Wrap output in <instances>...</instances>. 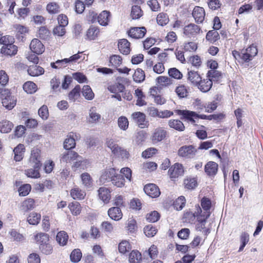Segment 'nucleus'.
I'll return each instance as SVG.
<instances>
[{
  "instance_id": "obj_1",
  "label": "nucleus",
  "mask_w": 263,
  "mask_h": 263,
  "mask_svg": "<svg viewBox=\"0 0 263 263\" xmlns=\"http://www.w3.org/2000/svg\"><path fill=\"white\" fill-rule=\"evenodd\" d=\"M257 52L256 47L252 45L246 49H242L240 52L234 50L232 52V54L236 60L240 59L243 62H249L257 55Z\"/></svg>"
},
{
  "instance_id": "obj_2",
  "label": "nucleus",
  "mask_w": 263,
  "mask_h": 263,
  "mask_svg": "<svg viewBox=\"0 0 263 263\" xmlns=\"http://www.w3.org/2000/svg\"><path fill=\"white\" fill-rule=\"evenodd\" d=\"M201 205L202 210L198 204L195 205L194 214L201 215L205 218H209L211 215V200L208 198L203 197L201 200Z\"/></svg>"
},
{
  "instance_id": "obj_3",
  "label": "nucleus",
  "mask_w": 263,
  "mask_h": 263,
  "mask_svg": "<svg viewBox=\"0 0 263 263\" xmlns=\"http://www.w3.org/2000/svg\"><path fill=\"white\" fill-rule=\"evenodd\" d=\"M177 114L183 116V119L187 120L191 124L196 125L199 118L206 119L207 116L205 115H198L196 112L187 110H177Z\"/></svg>"
},
{
  "instance_id": "obj_4",
  "label": "nucleus",
  "mask_w": 263,
  "mask_h": 263,
  "mask_svg": "<svg viewBox=\"0 0 263 263\" xmlns=\"http://www.w3.org/2000/svg\"><path fill=\"white\" fill-rule=\"evenodd\" d=\"M197 153L196 148L193 145H185L181 147L178 152L180 157L185 158H193Z\"/></svg>"
},
{
  "instance_id": "obj_5",
  "label": "nucleus",
  "mask_w": 263,
  "mask_h": 263,
  "mask_svg": "<svg viewBox=\"0 0 263 263\" xmlns=\"http://www.w3.org/2000/svg\"><path fill=\"white\" fill-rule=\"evenodd\" d=\"M29 161L33 167L41 168L42 163L41 162V151L40 149L33 148L31 151Z\"/></svg>"
},
{
  "instance_id": "obj_6",
  "label": "nucleus",
  "mask_w": 263,
  "mask_h": 263,
  "mask_svg": "<svg viewBox=\"0 0 263 263\" xmlns=\"http://www.w3.org/2000/svg\"><path fill=\"white\" fill-rule=\"evenodd\" d=\"M3 106L7 109L11 110L16 104V98L10 92L2 99Z\"/></svg>"
},
{
  "instance_id": "obj_7",
  "label": "nucleus",
  "mask_w": 263,
  "mask_h": 263,
  "mask_svg": "<svg viewBox=\"0 0 263 263\" xmlns=\"http://www.w3.org/2000/svg\"><path fill=\"white\" fill-rule=\"evenodd\" d=\"M167 132L162 127H158L154 130L151 139L153 143L161 141L166 137Z\"/></svg>"
},
{
  "instance_id": "obj_8",
  "label": "nucleus",
  "mask_w": 263,
  "mask_h": 263,
  "mask_svg": "<svg viewBox=\"0 0 263 263\" xmlns=\"http://www.w3.org/2000/svg\"><path fill=\"white\" fill-rule=\"evenodd\" d=\"M184 172L183 167L182 164L176 163L168 170V174L170 178H176L183 175Z\"/></svg>"
},
{
  "instance_id": "obj_9",
  "label": "nucleus",
  "mask_w": 263,
  "mask_h": 263,
  "mask_svg": "<svg viewBox=\"0 0 263 263\" xmlns=\"http://www.w3.org/2000/svg\"><path fill=\"white\" fill-rule=\"evenodd\" d=\"M144 191L145 193L152 198H156L160 195V191L159 187L155 184H148L144 186Z\"/></svg>"
},
{
  "instance_id": "obj_10",
  "label": "nucleus",
  "mask_w": 263,
  "mask_h": 263,
  "mask_svg": "<svg viewBox=\"0 0 263 263\" xmlns=\"http://www.w3.org/2000/svg\"><path fill=\"white\" fill-rule=\"evenodd\" d=\"M132 119L141 128H144L146 125L145 115L141 112L137 111L133 113Z\"/></svg>"
},
{
  "instance_id": "obj_11",
  "label": "nucleus",
  "mask_w": 263,
  "mask_h": 263,
  "mask_svg": "<svg viewBox=\"0 0 263 263\" xmlns=\"http://www.w3.org/2000/svg\"><path fill=\"white\" fill-rule=\"evenodd\" d=\"M146 32V28L144 27H142L132 28L127 33L130 37L138 39L142 38L145 35Z\"/></svg>"
},
{
  "instance_id": "obj_12",
  "label": "nucleus",
  "mask_w": 263,
  "mask_h": 263,
  "mask_svg": "<svg viewBox=\"0 0 263 263\" xmlns=\"http://www.w3.org/2000/svg\"><path fill=\"white\" fill-rule=\"evenodd\" d=\"M200 30V27L194 24H190L184 28V34L189 37H195Z\"/></svg>"
},
{
  "instance_id": "obj_13",
  "label": "nucleus",
  "mask_w": 263,
  "mask_h": 263,
  "mask_svg": "<svg viewBox=\"0 0 263 263\" xmlns=\"http://www.w3.org/2000/svg\"><path fill=\"white\" fill-rule=\"evenodd\" d=\"M194 215L196 216L198 221L196 226V230L199 231H203L205 235H207L210 233V231L209 229L206 228L205 225L208 218H205L201 215L194 214Z\"/></svg>"
},
{
  "instance_id": "obj_14",
  "label": "nucleus",
  "mask_w": 263,
  "mask_h": 263,
  "mask_svg": "<svg viewBox=\"0 0 263 263\" xmlns=\"http://www.w3.org/2000/svg\"><path fill=\"white\" fill-rule=\"evenodd\" d=\"M116 170L114 168H110L103 171L100 178V181L102 184L111 181L114 176L116 175Z\"/></svg>"
},
{
  "instance_id": "obj_15",
  "label": "nucleus",
  "mask_w": 263,
  "mask_h": 263,
  "mask_svg": "<svg viewBox=\"0 0 263 263\" xmlns=\"http://www.w3.org/2000/svg\"><path fill=\"white\" fill-rule=\"evenodd\" d=\"M31 50L37 54H42L45 50L42 43L37 39H33L30 44Z\"/></svg>"
},
{
  "instance_id": "obj_16",
  "label": "nucleus",
  "mask_w": 263,
  "mask_h": 263,
  "mask_svg": "<svg viewBox=\"0 0 263 263\" xmlns=\"http://www.w3.org/2000/svg\"><path fill=\"white\" fill-rule=\"evenodd\" d=\"M218 166L217 163L209 161L204 166L205 173L209 176H214L217 173Z\"/></svg>"
},
{
  "instance_id": "obj_17",
  "label": "nucleus",
  "mask_w": 263,
  "mask_h": 263,
  "mask_svg": "<svg viewBox=\"0 0 263 263\" xmlns=\"http://www.w3.org/2000/svg\"><path fill=\"white\" fill-rule=\"evenodd\" d=\"M193 16L196 22L202 23L205 17V11L202 7L196 6L192 13Z\"/></svg>"
},
{
  "instance_id": "obj_18",
  "label": "nucleus",
  "mask_w": 263,
  "mask_h": 263,
  "mask_svg": "<svg viewBox=\"0 0 263 263\" xmlns=\"http://www.w3.org/2000/svg\"><path fill=\"white\" fill-rule=\"evenodd\" d=\"M118 48L121 53L127 55L129 53L130 51V43L127 40L123 39L118 42Z\"/></svg>"
},
{
  "instance_id": "obj_19",
  "label": "nucleus",
  "mask_w": 263,
  "mask_h": 263,
  "mask_svg": "<svg viewBox=\"0 0 263 263\" xmlns=\"http://www.w3.org/2000/svg\"><path fill=\"white\" fill-rule=\"evenodd\" d=\"M99 198L102 200L104 203H108L110 198V192L109 189L105 187H101L98 190Z\"/></svg>"
},
{
  "instance_id": "obj_20",
  "label": "nucleus",
  "mask_w": 263,
  "mask_h": 263,
  "mask_svg": "<svg viewBox=\"0 0 263 263\" xmlns=\"http://www.w3.org/2000/svg\"><path fill=\"white\" fill-rule=\"evenodd\" d=\"M76 161L74 162L72 167L76 168H80L81 170L86 169L89 165V162L81 156L78 155V157L76 159Z\"/></svg>"
},
{
  "instance_id": "obj_21",
  "label": "nucleus",
  "mask_w": 263,
  "mask_h": 263,
  "mask_svg": "<svg viewBox=\"0 0 263 263\" xmlns=\"http://www.w3.org/2000/svg\"><path fill=\"white\" fill-rule=\"evenodd\" d=\"M213 85V82L211 79H206L201 80L197 84L198 88L203 92L209 91Z\"/></svg>"
},
{
  "instance_id": "obj_22",
  "label": "nucleus",
  "mask_w": 263,
  "mask_h": 263,
  "mask_svg": "<svg viewBox=\"0 0 263 263\" xmlns=\"http://www.w3.org/2000/svg\"><path fill=\"white\" fill-rule=\"evenodd\" d=\"M136 98H137L136 105L138 106H143L147 104L145 100V96L142 92V90L139 88H137L135 90L134 93Z\"/></svg>"
},
{
  "instance_id": "obj_23",
  "label": "nucleus",
  "mask_w": 263,
  "mask_h": 263,
  "mask_svg": "<svg viewBox=\"0 0 263 263\" xmlns=\"http://www.w3.org/2000/svg\"><path fill=\"white\" fill-rule=\"evenodd\" d=\"M108 215L111 219L116 221L121 219L123 215L121 210L119 207L110 208L108 211Z\"/></svg>"
},
{
  "instance_id": "obj_24",
  "label": "nucleus",
  "mask_w": 263,
  "mask_h": 263,
  "mask_svg": "<svg viewBox=\"0 0 263 263\" xmlns=\"http://www.w3.org/2000/svg\"><path fill=\"white\" fill-rule=\"evenodd\" d=\"M77 135L73 133H70L67 136L64 142V147L66 149H70L74 148L76 145L75 138Z\"/></svg>"
},
{
  "instance_id": "obj_25",
  "label": "nucleus",
  "mask_w": 263,
  "mask_h": 263,
  "mask_svg": "<svg viewBox=\"0 0 263 263\" xmlns=\"http://www.w3.org/2000/svg\"><path fill=\"white\" fill-rule=\"evenodd\" d=\"M78 154L74 151H67L63 153L61 161L63 162L69 163L76 160L78 157Z\"/></svg>"
},
{
  "instance_id": "obj_26",
  "label": "nucleus",
  "mask_w": 263,
  "mask_h": 263,
  "mask_svg": "<svg viewBox=\"0 0 263 263\" xmlns=\"http://www.w3.org/2000/svg\"><path fill=\"white\" fill-rule=\"evenodd\" d=\"M17 51V47L16 46L12 44L8 45H5L1 48V52L8 55H15Z\"/></svg>"
},
{
  "instance_id": "obj_27",
  "label": "nucleus",
  "mask_w": 263,
  "mask_h": 263,
  "mask_svg": "<svg viewBox=\"0 0 263 263\" xmlns=\"http://www.w3.org/2000/svg\"><path fill=\"white\" fill-rule=\"evenodd\" d=\"M101 118V116L97 111L96 107H91L89 111L88 122L90 123L98 122Z\"/></svg>"
},
{
  "instance_id": "obj_28",
  "label": "nucleus",
  "mask_w": 263,
  "mask_h": 263,
  "mask_svg": "<svg viewBox=\"0 0 263 263\" xmlns=\"http://www.w3.org/2000/svg\"><path fill=\"white\" fill-rule=\"evenodd\" d=\"M35 207V201L34 199L28 198L23 201L21 205V210L24 212L33 209Z\"/></svg>"
},
{
  "instance_id": "obj_29",
  "label": "nucleus",
  "mask_w": 263,
  "mask_h": 263,
  "mask_svg": "<svg viewBox=\"0 0 263 263\" xmlns=\"http://www.w3.org/2000/svg\"><path fill=\"white\" fill-rule=\"evenodd\" d=\"M14 154V160L16 161H21L24 156L25 152V147L23 144H19L16 147L13 149Z\"/></svg>"
},
{
  "instance_id": "obj_30",
  "label": "nucleus",
  "mask_w": 263,
  "mask_h": 263,
  "mask_svg": "<svg viewBox=\"0 0 263 263\" xmlns=\"http://www.w3.org/2000/svg\"><path fill=\"white\" fill-rule=\"evenodd\" d=\"M13 127V123L8 120H4L0 122V132L2 133H9Z\"/></svg>"
},
{
  "instance_id": "obj_31",
  "label": "nucleus",
  "mask_w": 263,
  "mask_h": 263,
  "mask_svg": "<svg viewBox=\"0 0 263 263\" xmlns=\"http://www.w3.org/2000/svg\"><path fill=\"white\" fill-rule=\"evenodd\" d=\"M28 72L29 75L36 77L43 74L44 70L42 67L39 66L32 65L30 66L28 68Z\"/></svg>"
},
{
  "instance_id": "obj_32",
  "label": "nucleus",
  "mask_w": 263,
  "mask_h": 263,
  "mask_svg": "<svg viewBox=\"0 0 263 263\" xmlns=\"http://www.w3.org/2000/svg\"><path fill=\"white\" fill-rule=\"evenodd\" d=\"M41 216L40 214L31 212L27 217V220L30 224L37 225L41 220Z\"/></svg>"
},
{
  "instance_id": "obj_33",
  "label": "nucleus",
  "mask_w": 263,
  "mask_h": 263,
  "mask_svg": "<svg viewBox=\"0 0 263 263\" xmlns=\"http://www.w3.org/2000/svg\"><path fill=\"white\" fill-rule=\"evenodd\" d=\"M70 195L74 199L82 200L84 198L86 193L79 188L74 187L71 189L70 191Z\"/></svg>"
},
{
  "instance_id": "obj_34",
  "label": "nucleus",
  "mask_w": 263,
  "mask_h": 263,
  "mask_svg": "<svg viewBox=\"0 0 263 263\" xmlns=\"http://www.w3.org/2000/svg\"><path fill=\"white\" fill-rule=\"evenodd\" d=\"M142 260V255L140 252L137 250H133L129 256L130 263H140Z\"/></svg>"
},
{
  "instance_id": "obj_35",
  "label": "nucleus",
  "mask_w": 263,
  "mask_h": 263,
  "mask_svg": "<svg viewBox=\"0 0 263 263\" xmlns=\"http://www.w3.org/2000/svg\"><path fill=\"white\" fill-rule=\"evenodd\" d=\"M100 30L98 28L95 26H91L87 31V39L89 40H94L98 36Z\"/></svg>"
},
{
  "instance_id": "obj_36",
  "label": "nucleus",
  "mask_w": 263,
  "mask_h": 263,
  "mask_svg": "<svg viewBox=\"0 0 263 263\" xmlns=\"http://www.w3.org/2000/svg\"><path fill=\"white\" fill-rule=\"evenodd\" d=\"M201 79V77L197 71L191 70L188 72V80L193 84L197 85Z\"/></svg>"
},
{
  "instance_id": "obj_37",
  "label": "nucleus",
  "mask_w": 263,
  "mask_h": 263,
  "mask_svg": "<svg viewBox=\"0 0 263 263\" xmlns=\"http://www.w3.org/2000/svg\"><path fill=\"white\" fill-rule=\"evenodd\" d=\"M34 239L36 242L39 245V246L49 241L48 235L44 233H37L34 236Z\"/></svg>"
},
{
  "instance_id": "obj_38",
  "label": "nucleus",
  "mask_w": 263,
  "mask_h": 263,
  "mask_svg": "<svg viewBox=\"0 0 263 263\" xmlns=\"http://www.w3.org/2000/svg\"><path fill=\"white\" fill-rule=\"evenodd\" d=\"M168 125L171 128L178 131H183L185 129L184 124L179 120H170L168 121Z\"/></svg>"
},
{
  "instance_id": "obj_39",
  "label": "nucleus",
  "mask_w": 263,
  "mask_h": 263,
  "mask_svg": "<svg viewBox=\"0 0 263 263\" xmlns=\"http://www.w3.org/2000/svg\"><path fill=\"white\" fill-rule=\"evenodd\" d=\"M83 185L86 188H90L92 186V180L90 175L87 173H84L81 175Z\"/></svg>"
},
{
  "instance_id": "obj_40",
  "label": "nucleus",
  "mask_w": 263,
  "mask_h": 263,
  "mask_svg": "<svg viewBox=\"0 0 263 263\" xmlns=\"http://www.w3.org/2000/svg\"><path fill=\"white\" fill-rule=\"evenodd\" d=\"M56 239L60 246H64L67 242L68 236L65 231H60L57 234Z\"/></svg>"
},
{
  "instance_id": "obj_41",
  "label": "nucleus",
  "mask_w": 263,
  "mask_h": 263,
  "mask_svg": "<svg viewBox=\"0 0 263 263\" xmlns=\"http://www.w3.org/2000/svg\"><path fill=\"white\" fill-rule=\"evenodd\" d=\"M109 12L102 11L98 16V22L102 26H106L109 21Z\"/></svg>"
},
{
  "instance_id": "obj_42",
  "label": "nucleus",
  "mask_w": 263,
  "mask_h": 263,
  "mask_svg": "<svg viewBox=\"0 0 263 263\" xmlns=\"http://www.w3.org/2000/svg\"><path fill=\"white\" fill-rule=\"evenodd\" d=\"M23 89L27 93H33L37 90V86L33 82L27 81L23 85Z\"/></svg>"
},
{
  "instance_id": "obj_43",
  "label": "nucleus",
  "mask_w": 263,
  "mask_h": 263,
  "mask_svg": "<svg viewBox=\"0 0 263 263\" xmlns=\"http://www.w3.org/2000/svg\"><path fill=\"white\" fill-rule=\"evenodd\" d=\"M111 181L114 185L118 187H121L124 185L123 176L121 174H118L116 172V175L114 176Z\"/></svg>"
},
{
  "instance_id": "obj_44",
  "label": "nucleus",
  "mask_w": 263,
  "mask_h": 263,
  "mask_svg": "<svg viewBox=\"0 0 263 263\" xmlns=\"http://www.w3.org/2000/svg\"><path fill=\"white\" fill-rule=\"evenodd\" d=\"M72 214L74 216L78 215L81 212V206L78 202H73L68 206Z\"/></svg>"
},
{
  "instance_id": "obj_45",
  "label": "nucleus",
  "mask_w": 263,
  "mask_h": 263,
  "mask_svg": "<svg viewBox=\"0 0 263 263\" xmlns=\"http://www.w3.org/2000/svg\"><path fill=\"white\" fill-rule=\"evenodd\" d=\"M82 94L85 98L88 100L93 99L95 95L90 87L88 85H84L82 88Z\"/></svg>"
},
{
  "instance_id": "obj_46",
  "label": "nucleus",
  "mask_w": 263,
  "mask_h": 263,
  "mask_svg": "<svg viewBox=\"0 0 263 263\" xmlns=\"http://www.w3.org/2000/svg\"><path fill=\"white\" fill-rule=\"evenodd\" d=\"M175 92L180 98H184L187 96L188 90L186 87L184 85H180L177 86L175 89Z\"/></svg>"
},
{
  "instance_id": "obj_47",
  "label": "nucleus",
  "mask_w": 263,
  "mask_h": 263,
  "mask_svg": "<svg viewBox=\"0 0 263 263\" xmlns=\"http://www.w3.org/2000/svg\"><path fill=\"white\" fill-rule=\"evenodd\" d=\"M134 81L137 83H141L145 79L144 72L141 69H137L133 76Z\"/></svg>"
},
{
  "instance_id": "obj_48",
  "label": "nucleus",
  "mask_w": 263,
  "mask_h": 263,
  "mask_svg": "<svg viewBox=\"0 0 263 263\" xmlns=\"http://www.w3.org/2000/svg\"><path fill=\"white\" fill-rule=\"evenodd\" d=\"M69 64V61L67 58H65L62 60H58L54 63H51V66L53 68H62L67 66Z\"/></svg>"
},
{
  "instance_id": "obj_49",
  "label": "nucleus",
  "mask_w": 263,
  "mask_h": 263,
  "mask_svg": "<svg viewBox=\"0 0 263 263\" xmlns=\"http://www.w3.org/2000/svg\"><path fill=\"white\" fill-rule=\"evenodd\" d=\"M81 87L80 85H77L69 93V99L72 101L78 99L80 96Z\"/></svg>"
},
{
  "instance_id": "obj_50",
  "label": "nucleus",
  "mask_w": 263,
  "mask_h": 263,
  "mask_svg": "<svg viewBox=\"0 0 263 263\" xmlns=\"http://www.w3.org/2000/svg\"><path fill=\"white\" fill-rule=\"evenodd\" d=\"M142 14V11L140 6L135 5L132 7L130 15L133 20L139 18Z\"/></svg>"
},
{
  "instance_id": "obj_51",
  "label": "nucleus",
  "mask_w": 263,
  "mask_h": 263,
  "mask_svg": "<svg viewBox=\"0 0 263 263\" xmlns=\"http://www.w3.org/2000/svg\"><path fill=\"white\" fill-rule=\"evenodd\" d=\"M118 249L120 253L125 254L131 249V246L127 240H122L119 243Z\"/></svg>"
},
{
  "instance_id": "obj_52",
  "label": "nucleus",
  "mask_w": 263,
  "mask_h": 263,
  "mask_svg": "<svg viewBox=\"0 0 263 263\" xmlns=\"http://www.w3.org/2000/svg\"><path fill=\"white\" fill-rule=\"evenodd\" d=\"M207 77L212 82L218 81L221 77V73L217 70H210L207 73Z\"/></svg>"
},
{
  "instance_id": "obj_53",
  "label": "nucleus",
  "mask_w": 263,
  "mask_h": 263,
  "mask_svg": "<svg viewBox=\"0 0 263 263\" xmlns=\"http://www.w3.org/2000/svg\"><path fill=\"white\" fill-rule=\"evenodd\" d=\"M40 168H36L28 169L25 171V174L27 177L32 178H38L40 177L39 170Z\"/></svg>"
},
{
  "instance_id": "obj_54",
  "label": "nucleus",
  "mask_w": 263,
  "mask_h": 263,
  "mask_svg": "<svg viewBox=\"0 0 263 263\" xmlns=\"http://www.w3.org/2000/svg\"><path fill=\"white\" fill-rule=\"evenodd\" d=\"M219 35L218 32L215 30L209 31L206 35V39L211 43H214L219 39Z\"/></svg>"
},
{
  "instance_id": "obj_55",
  "label": "nucleus",
  "mask_w": 263,
  "mask_h": 263,
  "mask_svg": "<svg viewBox=\"0 0 263 263\" xmlns=\"http://www.w3.org/2000/svg\"><path fill=\"white\" fill-rule=\"evenodd\" d=\"M46 10L50 14H55L60 12V7L57 3L52 2L47 5Z\"/></svg>"
},
{
  "instance_id": "obj_56",
  "label": "nucleus",
  "mask_w": 263,
  "mask_h": 263,
  "mask_svg": "<svg viewBox=\"0 0 263 263\" xmlns=\"http://www.w3.org/2000/svg\"><path fill=\"white\" fill-rule=\"evenodd\" d=\"M185 204V198L184 196H180L174 203V206L177 210H181Z\"/></svg>"
},
{
  "instance_id": "obj_57",
  "label": "nucleus",
  "mask_w": 263,
  "mask_h": 263,
  "mask_svg": "<svg viewBox=\"0 0 263 263\" xmlns=\"http://www.w3.org/2000/svg\"><path fill=\"white\" fill-rule=\"evenodd\" d=\"M39 249L42 253L46 255L51 254L53 250L52 246L49 241L47 243L40 246Z\"/></svg>"
},
{
  "instance_id": "obj_58",
  "label": "nucleus",
  "mask_w": 263,
  "mask_h": 263,
  "mask_svg": "<svg viewBox=\"0 0 263 263\" xmlns=\"http://www.w3.org/2000/svg\"><path fill=\"white\" fill-rule=\"evenodd\" d=\"M70 259L72 262H77L80 260L82 258V253L80 249H74L71 253Z\"/></svg>"
},
{
  "instance_id": "obj_59",
  "label": "nucleus",
  "mask_w": 263,
  "mask_h": 263,
  "mask_svg": "<svg viewBox=\"0 0 263 263\" xmlns=\"http://www.w3.org/2000/svg\"><path fill=\"white\" fill-rule=\"evenodd\" d=\"M107 146L111 151V152L115 154L118 153L117 150L119 149L120 146L112 139H107L106 141Z\"/></svg>"
},
{
  "instance_id": "obj_60",
  "label": "nucleus",
  "mask_w": 263,
  "mask_h": 263,
  "mask_svg": "<svg viewBox=\"0 0 263 263\" xmlns=\"http://www.w3.org/2000/svg\"><path fill=\"white\" fill-rule=\"evenodd\" d=\"M144 232L146 236L153 237L157 233V229L152 224H149L144 227Z\"/></svg>"
},
{
  "instance_id": "obj_61",
  "label": "nucleus",
  "mask_w": 263,
  "mask_h": 263,
  "mask_svg": "<svg viewBox=\"0 0 263 263\" xmlns=\"http://www.w3.org/2000/svg\"><path fill=\"white\" fill-rule=\"evenodd\" d=\"M169 19L166 14L164 13H159L157 17V21L159 25L164 26L167 24Z\"/></svg>"
},
{
  "instance_id": "obj_62",
  "label": "nucleus",
  "mask_w": 263,
  "mask_h": 263,
  "mask_svg": "<svg viewBox=\"0 0 263 263\" xmlns=\"http://www.w3.org/2000/svg\"><path fill=\"white\" fill-rule=\"evenodd\" d=\"M249 241V235L246 232L242 233L240 235L241 245L239 249V252L242 251L246 245Z\"/></svg>"
},
{
  "instance_id": "obj_63",
  "label": "nucleus",
  "mask_w": 263,
  "mask_h": 263,
  "mask_svg": "<svg viewBox=\"0 0 263 263\" xmlns=\"http://www.w3.org/2000/svg\"><path fill=\"white\" fill-rule=\"evenodd\" d=\"M185 187L189 190L194 189L197 185V181L194 178H186L184 181Z\"/></svg>"
},
{
  "instance_id": "obj_64",
  "label": "nucleus",
  "mask_w": 263,
  "mask_h": 263,
  "mask_svg": "<svg viewBox=\"0 0 263 263\" xmlns=\"http://www.w3.org/2000/svg\"><path fill=\"white\" fill-rule=\"evenodd\" d=\"M168 75L176 79H180L182 77V74L176 68H170L168 71Z\"/></svg>"
}]
</instances>
